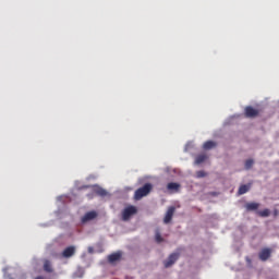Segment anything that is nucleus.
<instances>
[{"mask_svg": "<svg viewBox=\"0 0 279 279\" xmlns=\"http://www.w3.org/2000/svg\"><path fill=\"white\" fill-rule=\"evenodd\" d=\"M154 185L151 183H145L144 186L137 189L134 193L135 199H143V197H147L148 194L151 193Z\"/></svg>", "mask_w": 279, "mask_h": 279, "instance_id": "nucleus-1", "label": "nucleus"}, {"mask_svg": "<svg viewBox=\"0 0 279 279\" xmlns=\"http://www.w3.org/2000/svg\"><path fill=\"white\" fill-rule=\"evenodd\" d=\"M137 209L135 206H129L126 207L123 213H122V219L123 221H128L130 219V217H132L133 215H136Z\"/></svg>", "mask_w": 279, "mask_h": 279, "instance_id": "nucleus-2", "label": "nucleus"}, {"mask_svg": "<svg viewBox=\"0 0 279 279\" xmlns=\"http://www.w3.org/2000/svg\"><path fill=\"white\" fill-rule=\"evenodd\" d=\"M260 113V111H258V109H255L252 106H247L244 109V114L245 117H247V119H255V117H257Z\"/></svg>", "mask_w": 279, "mask_h": 279, "instance_id": "nucleus-3", "label": "nucleus"}, {"mask_svg": "<svg viewBox=\"0 0 279 279\" xmlns=\"http://www.w3.org/2000/svg\"><path fill=\"white\" fill-rule=\"evenodd\" d=\"M97 215L98 214L95 210L88 211L82 217L81 221L82 223H87V221H93V219H97Z\"/></svg>", "mask_w": 279, "mask_h": 279, "instance_id": "nucleus-4", "label": "nucleus"}, {"mask_svg": "<svg viewBox=\"0 0 279 279\" xmlns=\"http://www.w3.org/2000/svg\"><path fill=\"white\" fill-rule=\"evenodd\" d=\"M259 260H263L265 263L266 260H269L271 258V250L270 248H263L259 254Z\"/></svg>", "mask_w": 279, "mask_h": 279, "instance_id": "nucleus-5", "label": "nucleus"}, {"mask_svg": "<svg viewBox=\"0 0 279 279\" xmlns=\"http://www.w3.org/2000/svg\"><path fill=\"white\" fill-rule=\"evenodd\" d=\"M178 258H180V254L179 253H172L166 262H163V265L166 268L171 267V265H173L175 263V260H178Z\"/></svg>", "mask_w": 279, "mask_h": 279, "instance_id": "nucleus-6", "label": "nucleus"}, {"mask_svg": "<svg viewBox=\"0 0 279 279\" xmlns=\"http://www.w3.org/2000/svg\"><path fill=\"white\" fill-rule=\"evenodd\" d=\"M174 214H175V207L174 206L169 207L163 218V223H171V219H173Z\"/></svg>", "mask_w": 279, "mask_h": 279, "instance_id": "nucleus-7", "label": "nucleus"}, {"mask_svg": "<svg viewBox=\"0 0 279 279\" xmlns=\"http://www.w3.org/2000/svg\"><path fill=\"white\" fill-rule=\"evenodd\" d=\"M74 255H75V246H68L62 252L63 258H71V256H74Z\"/></svg>", "mask_w": 279, "mask_h": 279, "instance_id": "nucleus-8", "label": "nucleus"}, {"mask_svg": "<svg viewBox=\"0 0 279 279\" xmlns=\"http://www.w3.org/2000/svg\"><path fill=\"white\" fill-rule=\"evenodd\" d=\"M44 271H46L47 274H53V266L51 265V260H44Z\"/></svg>", "mask_w": 279, "mask_h": 279, "instance_id": "nucleus-9", "label": "nucleus"}, {"mask_svg": "<svg viewBox=\"0 0 279 279\" xmlns=\"http://www.w3.org/2000/svg\"><path fill=\"white\" fill-rule=\"evenodd\" d=\"M215 147H217V142L214 141H207L203 144V149L205 150L215 149Z\"/></svg>", "mask_w": 279, "mask_h": 279, "instance_id": "nucleus-10", "label": "nucleus"}, {"mask_svg": "<svg viewBox=\"0 0 279 279\" xmlns=\"http://www.w3.org/2000/svg\"><path fill=\"white\" fill-rule=\"evenodd\" d=\"M245 208L248 213L252 211V210H258V208H260V204H258V203H246Z\"/></svg>", "mask_w": 279, "mask_h": 279, "instance_id": "nucleus-11", "label": "nucleus"}, {"mask_svg": "<svg viewBox=\"0 0 279 279\" xmlns=\"http://www.w3.org/2000/svg\"><path fill=\"white\" fill-rule=\"evenodd\" d=\"M205 160H208V155L207 154H201L196 157L195 163L196 165H202V162H205Z\"/></svg>", "mask_w": 279, "mask_h": 279, "instance_id": "nucleus-12", "label": "nucleus"}, {"mask_svg": "<svg viewBox=\"0 0 279 279\" xmlns=\"http://www.w3.org/2000/svg\"><path fill=\"white\" fill-rule=\"evenodd\" d=\"M121 258V253H113L108 256L109 263H117Z\"/></svg>", "mask_w": 279, "mask_h": 279, "instance_id": "nucleus-13", "label": "nucleus"}, {"mask_svg": "<svg viewBox=\"0 0 279 279\" xmlns=\"http://www.w3.org/2000/svg\"><path fill=\"white\" fill-rule=\"evenodd\" d=\"M167 189H168V191H175V192H178V191H180V184L179 183L170 182V183H168Z\"/></svg>", "mask_w": 279, "mask_h": 279, "instance_id": "nucleus-14", "label": "nucleus"}, {"mask_svg": "<svg viewBox=\"0 0 279 279\" xmlns=\"http://www.w3.org/2000/svg\"><path fill=\"white\" fill-rule=\"evenodd\" d=\"M247 191H250V185L243 184L239 187L238 194L245 195V193H247Z\"/></svg>", "mask_w": 279, "mask_h": 279, "instance_id": "nucleus-15", "label": "nucleus"}, {"mask_svg": "<svg viewBox=\"0 0 279 279\" xmlns=\"http://www.w3.org/2000/svg\"><path fill=\"white\" fill-rule=\"evenodd\" d=\"M96 195H99L100 197H106L108 195V192L101 187H97L94 190Z\"/></svg>", "mask_w": 279, "mask_h": 279, "instance_id": "nucleus-16", "label": "nucleus"}, {"mask_svg": "<svg viewBox=\"0 0 279 279\" xmlns=\"http://www.w3.org/2000/svg\"><path fill=\"white\" fill-rule=\"evenodd\" d=\"M244 167H245L246 171H250V169H251L252 167H254V159H247V160L245 161V163H244Z\"/></svg>", "mask_w": 279, "mask_h": 279, "instance_id": "nucleus-17", "label": "nucleus"}, {"mask_svg": "<svg viewBox=\"0 0 279 279\" xmlns=\"http://www.w3.org/2000/svg\"><path fill=\"white\" fill-rule=\"evenodd\" d=\"M257 215H259V217H269V215H271V211H269V209H264L262 211H257Z\"/></svg>", "mask_w": 279, "mask_h": 279, "instance_id": "nucleus-18", "label": "nucleus"}, {"mask_svg": "<svg viewBox=\"0 0 279 279\" xmlns=\"http://www.w3.org/2000/svg\"><path fill=\"white\" fill-rule=\"evenodd\" d=\"M206 172L204 170L197 171L196 172V178H206Z\"/></svg>", "mask_w": 279, "mask_h": 279, "instance_id": "nucleus-19", "label": "nucleus"}, {"mask_svg": "<svg viewBox=\"0 0 279 279\" xmlns=\"http://www.w3.org/2000/svg\"><path fill=\"white\" fill-rule=\"evenodd\" d=\"M155 239H156L157 243H162V241H165V240L162 239V235H160L159 232L156 233Z\"/></svg>", "mask_w": 279, "mask_h": 279, "instance_id": "nucleus-20", "label": "nucleus"}, {"mask_svg": "<svg viewBox=\"0 0 279 279\" xmlns=\"http://www.w3.org/2000/svg\"><path fill=\"white\" fill-rule=\"evenodd\" d=\"M245 260H246V263H247L248 265H252V258L245 257Z\"/></svg>", "mask_w": 279, "mask_h": 279, "instance_id": "nucleus-21", "label": "nucleus"}, {"mask_svg": "<svg viewBox=\"0 0 279 279\" xmlns=\"http://www.w3.org/2000/svg\"><path fill=\"white\" fill-rule=\"evenodd\" d=\"M274 216H275V217H278V209H275V210H274Z\"/></svg>", "mask_w": 279, "mask_h": 279, "instance_id": "nucleus-22", "label": "nucleus"}]
</instances>
